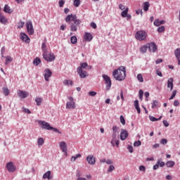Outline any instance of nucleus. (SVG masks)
Masks as SVG:
<instances>
[{"instance_id":"28","label":"nucleus","mask_w":180,"mask_h":180,"mask_svg":"<svg viewBox=\"0 0 180 180\" xmlns=\"http://www.w3.org/2000/svg\"><path fill=\"white\" fill-rule=\"evenodd\" d=\"M149 8H150V2L146 1L145 3H143V11L145 12H147Z\"/></svg>"},{"instance_id":"51","label":"nucleus","mask_w":180,"mask_h":180,"mask_svg":"<svg viewBox=\"0 0 180 180\" xmlns=\"http://www.w3.org/2000/svg\"><path fill=\"white\" fill-rule=\"evenodd\" d=\"M157 105H158V101L154 100L152 103V109H154V108H157Z\"/></svg>"},{"instance_id":"40","label":"nucleus","mask_w":180,"mask_h":180,"mask_svg":"<svg viewBox=\"0 0 180 180\" xmlns=\"http://www.w3.org/2000/svg\"><path fill=\"white\" fill-rule=\"evenodd\" d=\"M73 5L76 8H78V6H79V5H81V1L80 0H74Z\"/></svg>"},{"instance_id":"22","label":"nucleus","mask_w":180,"mask_h":180,"mask_svg":"<svg viewBox=\"0 0 180 180\" xmlns=\"http://www.w3.org/2000/svg\"><path fill=\"white\" fill-rule=\"evenodd\" d=\"M0 22L3 25H6L8 23V19L0 13Z\"/></svg>"},{"instance_id":"26","label":"nucleus","mask_w":180,"mask_h":180,"mask_svg":"<svg viewBox=\"0 0 180 180\" xmlns=\"http://www.w3.org/2000/svg\"><path fill=\"white\" fill-rule=\"evenodd\" d=\"M174 56H175L176 60H179V58H180V48H177L176 49H175Z\"/></svg>"},{"instance_id":"57","label":"nucleus","mask_w":180,"mask_h":180,"mask_svg":"<svg viewBox=\"0 0 180 180\" xmlns=\"http://www.w3.org/2000/svg\"><path fill=\"white\" fill-rule=\"evenodd\" d=\"M153 24H154L155 26H160V19L155 20Z\"/></svg>"},{"instance_id":"24","label":"nucleus","mask_w":180,"mask_h":180,"mask_svg":"<svg viewBox=\"0 0 180 180\" xmlns=\"http://www.w3.org/2000/svg\"><path fill=\"white\" fill-rule=\"evenodd\" d=\"M134 106H135V109L137 110L138 113H141V110H140V107L139 106V100L134 101Z\"/></svg>"},{"instance_id":"45","label":"nucleus","mask_w":180,"mask_h":180,"mask_svg":"<svg viewBox=\"0 0 180 180\" xmlns=\"http://www.w3.org/2000/svg\"><path fill=\"white\" fill-rule=\"evenodd\" d=\"M23 26H25V22L20 20V21L18 22V29H22V27H23Z\"/></svg>"},{"instance_id":"20","label":"nucleus","mask_w":180,"mask_h":180,"mask_svg":"<svg viewBox=\"0 0 180 180\" xmlns=\"http://www.w3.org/2000/svg\"><path fill=\"white\" fill-rule=\"evenodd\" d=\"M167 88H169L170 91L174 89V78H169L167 80Z\"/></svg>"},{"instance_id":"61","label":"nucleus","mask_w":180,"mask_h":180,"mask_svg":"<svg viewBox=\"0 0 180 180\" xmlns=\"http://www.w3.org/2000/svg\"><path fill=\"white\" fill-rule=\"evenodd\" d=\"M90 26H91V27H93V29H96V27H97L96 23H95V22H91Z\"/></svg>"},{"instance_id":"31","label":"nucleus","mask_w":180,"mask_h":180,"mask_svg":"<svg viewBox=\"0 0 180 180\" xmlns=\"http://www.w3.org/2000/svg\"><path fill=\"white\" fill-rule=\"evenodd\" d=\"M162 118V116H160L159 118H156L151 115L149 116V119L150 122H158V120H161Z\"/></svg>"},{"instance_id":"27","label":"nucleus","mask_w":180,"mask_h":180,"mask_svg":"<svg viewBox=\"0 0 180 180\" xmlns=\"http://www.w3.org/2000/svg\"><path fill=\"white\" fill-rule=\"evenodd\" d=\"M112 139H116V134H117V127L116 125L112 127Z\"/></svg>"},{"instance_id":"11","label":"nucleus","mask_w":180,"mask_h":180,"mask_svg":"<svg viewBox=\"0 0 180 180\" xmlns=\"http://www.w3.org/2000/svg\"><path fill=\"white\" fill-rule=\"evenodd\" d=\"M77 74L80 78H86L89 75L86 71L82 70L81 68H77Z\"/></svg>"},{"instance_id":"41","label":"nucleus","mask_w":180,"mask_h":180,"mask_svg":"<svg viewBox=\"0 0 180 180\" xmlns=\"http://www.w3.org/2000/svg\"><path fill=\"white\" fill-rule=\"evenodd\" d=\"M147 49H148V46H143L141 47V53H147Z\"/></svg>"},{"instance_id":"8","label":"nucleus","mask_w":180,"mask_h":180,"mask_svg":"<svg viewBox=\"0 0 180 180\" xmlns=\"http://www.w3.org/2000/svg\"><path fill=\"white\" fill-rule=\"evenodd\" d=\"M39 124L41 126L42 129H44L45 130H50L51 128V126H50V124L49 122H46V121H38Z\"/></svg>"},{"instance_id":"15","label":"nucleus","mask_w":180,"mask_h":180,"mask_svg":"<svg viewBox=\"0 0 180 180\" xmlns=\"http://www.w3.org/2000/svg\"><path fill=\"white\" fill-rule=\"evenodd\" d=\"M165 165V162L161 161V160L158 159L156 164L153 166V169L156 170L158 169V168H160V167L161 168H162V167H164Z\"/></svg>"},{"instance_id":"38","label":"nucleus","mask_w":180,"mask_h":180,"mask_svg":"<svg viewBox=\"0 0 180 180\" xmlns=\"http://www.w3.org/2000/svg\"><path fill=\"white\" fill-rule=\"evenodd\" d=\"M88 67V63H80V66L78 67L77 68H80L81 70H85Z\"/></svg>"},{"instance_id":"46","label":"nucleus","mask_w":180,"mask_h":180,"mask_svg":"<svg viewBox=\"0 0 180 180\" xmlns=\"http://www.w3.org/2000/svg\"><path fill=\"white\" fill-rule=\"evenodd\" d=\"M158 32L159 33H162V32H165V27L161 26L158 28Z\"/></svg>"},{"instance_id":"56","label":"nucleus","mask_w":180,"mask_h":180,"mask_svg":"<svg viewBox=\"0 0 180 180\" xmlns=\"http://www.w3.org/2000/svg\"><path fill=\"white\" fill-rule=\"evenodd\" d=\"M58 4H59L60 8H63V6H64V4H65V1L60 0Z\"/></svg>"},{"instance_id":"13","label":"nucleus","mask_w":180,"mask_h":180,"mask_svg":"<svg viewBox=\"0 0 180 180\" xmlns=\"http://www.w3.org/2000/svg\"><path fill=\"white\" fill-rule=\"evenodd\" d=\"M44 72V79L45 81L49 82L50 77L53 75V72L49 68L45 69Z\"/></svg>"},{"instance_id":"30","label":"nucleus","mask_w":180,"mask_h":180,"mask_svg":"<svg viewBox=\"0 0 180 180\" xmlns=\"http://www.w3.org/2000/svg\"><path fill=\"white\" fill-rule=\"evenodd\" d=\"M3 94L4 95H5V96H9V94H11V92L9 91V89L8 87H3Z\"/></svg>"},{"instance_id":"23","label":"nucleus","mask_w":180,"mask_h":180,"mask_svg":"<svg viewBox=\"0 0 180 180\" xmlns=\"http://www.w3.org/2000/svg\"><path fill=\"white\" fill-rule=\"evenodd\" d=\"M4 11L6 13H12V12H13V10L11 9V7L9 6H8L7 4H6L4 6Z\"/></svg>"},{"instance_id":"1","label":"nucleus","mask_w":180,"mask_h":180,"mask_svg":"<svg viewBox=\"0 0 180 180\" xmlns=\"http://www.w3.org/2000/svg\"><path fill=\"white\" fill-rule=\"evenodd\" d=\"M112 76L116 81H124V79H126V68L120 66L118 69L112 72Z\"/></svg>"},{"instance_id":"63","label":"nucleus","mask_w":180,"mask_h":180,"mask_svg":"<svg viewBox=\"0 0 180 180\" xmlns=\"http://www.w3.org/2000/svg\"><path fill=\"white\" fill-rule=\"evenodd\" d=\"M127 150H128L130 153H133V146H128Z\"/></svg>"},{"instance_id":"64","label":"nucleus","mask_w":180,"mask_h":180,"mask_svg":"<svg viewBox=\"0 0 180 180\" xmlns=\"http://www.w3.org/2000/svg\"><path fill=\"white\" fill-rule=\"evenodd\" d=\"M139 171H146V167L144 165L140 166Z\"/></svg>"},{"instance_id":"34","label":"nucleus","mask_w":180,"mask_h":180,"mask_svg":"<svg viewBox=\"0 0 180 180\" xmlns=\"http://www.w3.org/2000/svg\"><path fill=\"white\" fill-rule=\"evenodd\" d=\"M70 41L72 44H77V43H78V39H77V37L72 36L70 38Z\"/></svg>"},{"instance_id":"60","label":"nucleus","mask_w":180,"mask_h":180,"mask_svg":"<svg viewBox=\"0 0 180 180\" xmlns=\"http://www.w3.org/2000/svg\"><path fill=\"white\" fill-rule=\"evenodd\" d=\"M119 8L121 10V11H124V9H126V7L124 6V5L120 4L119 5Z\"/></svg>"},{"instance_id":"32","label":"nucleus","mask_w":180,"mask_h":180,"mask_svg":"<svg viewBox=\"0 0 180 180\" xmlns=\"http://www.w3.org/2000/svg\"><path fill=\"white\" fill-rule=\"evenodd\" d=\"M77 25H76L74 23H72L70 25V30L71 32H77V30H78V27H77Z\"/></svg>"},{"instance_id":"42","label":"nucleus","mask_w":180,"mask_h":180,"mask_svg":"<svg viewBox=\"0 0 180 180\" xmlns=\"http://www.w3.org/2000/svg\"><path fill=\"white\" fill-rule=\"evenodd\" d=\"M137 79L139 82H144V79L143 78V75L141 74H139L137 75Z\"/></svg>"},{"instance_id":"59","label":"nucleus","mask_w":180,"mask_h":180,"mask_svg":"<svg viewBox=\"0 0 180 180\" xmlns=\"http://www.w3.org/2000/svg\"><path fill=\"white\" fill-rule=\"evenodd\" d=\"M89 96H95L96 95V92L94 91H89Z\"/></svg>"},{"instance_id":"6","label":"nucleus","mask_w":180,"mask_h":180,"mask_svg":"<svg viewBox=\"0 0 180 180\" xmlns=\"http://www.w3.org/2000/svg\"><path fill=\"white\" fill-rule=\"evenodd\" d=\"M43 57L46 61H49V63H51V61H54L56 60V56H54V53H51L49 54V52L43 54Z\"/></svg>"},{"instance_id":"19","label":"nucleus","mask_w":180,"mask_h":180,"mask_svg":"<svg viewBox=\"0 0 180 180\" xmlns=\"http://www.w3.org/2000/svg\"><path fill=\"white\" fill-rule=\"evenodd\" d=\"M43 179H53V176H51V171L49 170L46 173L43 174Z\"/></svg>"},{"instance_id":"44","label":"nucleus","mask_w":180,"mask_h":180,"mask_svg":"<svg viewBox=\"0 0 180 180\" xmlns=\"http://www.w3.org/2000/svg\"><path fill=\"white\" fill-rule=\"evenodd\" d=\"M120 122L122 123V124H123V126H124V124H126V120H124V117H123V115H120Z\"/></svg>"},{"instance_id":"50","label":"nucleus","mask_w":180,"mask_h":180,"mask_svg":"<svg viewBox=\"0 0 180 180\" xmlns=\"http://www.w3.org/2000/svg\"><path fill=\"white\" fill-rule=\"evenodd\" d=\"M107 171L108 172H113L115 171V167L112 165H110Z\"/></svg>"},{"instance_id":"17","label":"nucleus","mask_w":180,"mask_h":180,"mask_svg":"<svg viewBox=\"0 0 180 180\" xmlns=\"http://www.w3.org/2000/svg\"><path fill=\"white\" fill-rule=\"evenodd\" d=\"M59 147L62 150L63 153H65V154H66L67 155V151H68L67 143L64 141L60 142Z\"/></svg>"},{"instance_id":"33","label":"nucleus","mask_w":180,"mask_h":180,"mask_svg":"<svg viewBox=\"0 0 180 180\" xmlns=\"http://www.w3.org/2000/svg\"><path fill=\"white\" fill-rule=\"evenodd\" d=\"M65 20L66 23H70V22H71V20H72V14L68 15L65 17Z\"/></svg>"},{"instance_id":"10","label":"nucleus","mask_w":180,"mask_h":180,"mask_svg":"<svg viewBox=\"0 0 180 180\" xmlns=\"http://www.w3.org/2000/svg\"><path fill=\"white\" fill-rule=\"evenodd\" d=\"M17 94L21 99H26L29 96V92L26 91L18 90Z\"/></svg>"},{"instance_id":"12","label":"nucleus","mask_w":180,"mask_h":180,"mask_svg":"<svg viewBox=\"0 0 180 180\" xmlns=\"http://www.w3.org/2000/svg\"><path fill=\"white\" fill-rule=\"evenodd\" d=\"M129 137V132H127V130L126 129H121V133H120V140L122 141H124Z\"/></svg>"},{"instance_id":"55","label":"nucleus","mask_w":180,"mask_h":180,"mask_svg":"<svg viewBox=\"0 0 180 180\" xmlns=\"http://www.w3.org/2000/svg\"><path fill=\"white\" fill-rule=\"evenodd\" d=\"M167 143H168V140H167V139H162L160 140V144L165 145Z\"/></svg>"},{"instance_id":"62","label":"nucleus","mask_w":180,"mask_h":180,"mask_svg":"<svg viewBox=\"0 0 180 180\" xmlns=\"http://www.w3.org/2000/svg\"><path fill=\"white\" fill-rule=\"evenodd\" d=\"M156 75H158V77H162V72H161L160 70H156Z\"/></svg>"},{"instance_id":"43","label":"nucleus","mask_w":180,"mask_h":180,"mask_svg":"<svg viewBox=\"0 0 180 180\" xmlns=\"http://www.w3.org/2000/svg\"><path fill=\"white\" fill-rule=\"evenodd\" d=\"M64 85H72V80L65 79L63 81Z\"/></svg>"},{"instance_id":"14","label":"nucleus","mask_w":180,"mask_h":180,"mask_svg":"<svg viewBox=\"0 0 180 180\" xmlns=\"http://www.w3.org/2000/svg\"><path fill=\"white\" fill-rule=\"evenodd\" d=\"M20 39L22 41H25V43H30V38L25 32L20 33Z\"/></svg>"},{"instance_id":"53","label":"nucleus","mask_w":180,"mask_h":180,"mask_svg":"<svg viewBox=\"0 0 180 180\" xmlns=\"http://www.w3.org/2000/svg\"><path fill=\"white\" fill-rule=\"evenodd\" d=\"M22 112H24L25 113H28V115H30V113H32L30 110H29L28 108H25V107H22Z\"/></svg>"},{"instance_id":"18","label":"nucleus","mask_w":180,"mask_h":180,"mask_svg":"<svg viewBox=\"0 0 180 180\" xmlns=\"http://www.w3.org/2000/svg\"><path fill=\"white\" fill-rule=\"evenodd\" d=\"M84 39L86 41H91L94 37H92V34L89 32H85Z\"/></svg>"},{"instance_id":"48","label":"nucleus","mask_w":180,"mask_h":180,"mask_svg":"<svg viewBox=\"0 0 180 180\" xmlns=\"http://www.w3.org/2000/svg\"><path fill=\"white\" fill-rule=\"evenodd\" d=\"M50 130H52L55 133H59V134H61V131H60V130H58V129H57V128H54L53 127H51Z\"/></svg>"},{"instance_id":"29","label":"nucleus","mask_w":180,"mask_h":180,"mask_svg":"<svg viewBox=\"0 0 180 180\" xmlns=\"http://www.w3.org/2000/svg\"><path fill=\"white\" fill-rule=\"evenodd\" d=\"M35 102H36L37 106H40V105H41V103L43 102V98H41L40 97H36Z\"/></svg>"},{"instance_id":"9","label":"nucleus","mask_w":180,"mask_h":180,"mask_svg":"<svg viewBox=\"0 0 180 180\" xmlns=\"http://www.w3.org/2000/svg\"><path fill=\"white\" fill-rule=\"evenodd\" d=\"M6 167L8 172H15V171H16V166H15L12 162H8Z\"/></svg>"},{"instance_id":"4","label":"nucleus","mask_w":180,"mask_h":180,"mask_svg":"<svg viewBox=\"0 0 180 180\" xmlns=\"http://www.w3.org/2000/svg\"><path fill=\"white\" fill-rule=\"evenodd\" d=\"M69 101L66 103V109H75V101L72 96H68Z\"/></svg>"},{"instance_id":"7","label":"nucleus","mask_w":180,"mask_h":180,"mask_svg":"<svg viewBox=\"0 0 180 180\" xmlns=\"http://www.w3.org/2000/svg\"><path fill=\"white\" fill-rule=\"evenodd\" d=\"M148 49L150 53H155L158 50V47H157V45L154 42L148 44Z\"/></svg>"},{"instance_id":"21","label":"nucleus","mask_w":180,"mask_h":180,"mask_svg":"<svg viewBox=\"0 0 180 180\" xmlns=\"http://www.w3.org/2000/svg\"><path fill=\"white\" fill-rule=\"evenodd\" d=\"M47 41V39H45L44 41L41 44V50L43 51V54H46L49 53L47 51V45L46 44V42Z\"/></svg>"},{"instance_id":"5","label":"nucleus","mask_w":180,"mask_h":180,"mask_svg":"<svg viewBox=\"0 0 180 180\" xmlns=\"http://www.w3.org/2000/svg\"><path fill=\"white\" fill-rule=\"evenodd\" d=\"M26 27L27 33L29 34H34V29H33V23L32 22V21H27L26 22Z\"/></svg>"},{"instance_id":"47","label":"nucleus","mask_w":180,"mask_h":180,"mask_svg":"<svg viewBox=\"0 0 180 180\" xmlns=\"http://www.w3.org/2000/svg\"><path fill=\"white\" fill-rule=\"evenodd\" d=\"M79 157H81V154L78 153V154L75 155V156H72L71 158V161H75L77 160V158H79Z\"/></svg>"},{"instance_id":"16","label":"nucleus","mask_w":180,"mask_h":180,"mask_svg":"<svg viewBox=\"0 0 180 180\" xmlns=\"http://www.w3.org/2000/svg\"><path fill=\"white\" fill-rule=\"evenodd\" d=\"M86 161H87L88 164H89L90 165H95V162H96V160L95 158L94 157V155L87 156Z\"/></svg>"},{"instance_id":"52","label":"nucleus","mask_w":180,"mask_h":180,"mask_svg":"<svg viewBox=\"0 0 180 180\" xmlns=\"http://www.w3.org/2000/svg\"><path fill=\"white\" fill-rule=\"evenodd\" d=\"M175 96H176V90L173 91L172 94L169 98V101H172V99H174V98H175Z\"/></svg>"},{"instance_id":"3","label":"nucleus","mask_w":180,"mask_h":180,"mask_svg":"<svg viewBox=\"0 0 180 180\" xmlns=\"http://www.w3.org/2000/svg\"><path fill=\"white\" fill-rule=\"evenodd\" d=\"M102 77L106 84V91H110V88H112V80H110V77L108 75H102Z\"/></svg>"},{"instance_id":"49","label":"nucleus","mask_w":180,"mask_h":180,"mask_svg":"<svg viewBox=\"0 0 180 180\" xmlns=\"http://www.w3.org/2000/svg\"><path fill=\"white\" fill-rule=\"evenodd\" d=\"M140 146H141V141H136L134 143V147H140Z\"/></svg>"},{"instance_id":"25","label":"nucleus","mask_w":180,"mask_h":180,"mask_svg":"<svg viewBox=\"0 0 180 180\" xmlns=\"http://www.w3.org/2000/svg\"><path fill=\"white\" fill-rule=\"evenodd\" d=\"M174 165H175L174 161L169 160L166 162V167H167V168H172V167H174Z\"/></svg>"},{"instance_id":"36","label":"nucleus","mask_w":180,"mask_h":180,"mask_svg":"<svg viewBox=\"0 0 180 180\" xmlns=\"http://www.w3.org/2000/svg\"><path fill=\"white\" fill-rule=\"evenodd\" d=\"M40 63H41V60H40V58H36L33 60L34 65H37H37H39L40 64Z\"/></svg>"},{"instance_id":"39","label":"nucleus","mask_w":180,"mask_h":180,"mask_svg":"<svg viewBox=\"0 0 180 180\" xmlns=\"http://www.w3.org/2000/svg\"><path fill=\"white\" fill-rule=\"evenodd\" d=\"M43 144H44V139H43V138H39L37 140V145L40 146H43Z\"/></svg>"},{"instance_id":"54","label":"nucleus","mask_w":180,"mask_h":180,"mask_svg":"<svg viewBox=\"0 0 180 180\" xmlns=\"http://www.w3.org/2000/svg\"><path fill=\"white\" fill-rule=\"evenodd\" d=\"M139 99H143V95H144V91H143V90H139Z\"/></svg>"},{"instance_id":"58","label":"nucleus","mask_w":180,"mask_h":180,"mask_svg":"<svg viewBox=\"0 0 180 180\" xmlns=\"http://www.w3.org/2000/svg\"><path fill=\"white\" fill-rule=\"evenodd\" d=\"M74 23H75L74 25H75L76 26H79V25H81V20L79 19L75 20Z\"/></svg>"},{"instance_id":"37","label":"nucleus","mask_w":180,"mask_h":180,"mask_svg":"<svg viewBox=\"0 0 180 180\" xmlns=\"http://www.w3.org/2000/svg\"><path fill=\"white\" fill-rule=\"evenodd\" d=\"M13 58L11 56H6V62L5 65H8V64H10V63H12Z\"/></svg>"},{"instance_id":"35","label":"nucleus","mask_w":180,"mask_h":180,"mask_svg":"<svg viewBox=\"0 0 180 180\" xmlns=\"http://www.w3.org/2000/svg\"><path fill=\"white\" fill-rule=\"evenodd\" d=\"M129 12V8H125L122 13H121V16L122 18H126Z\"/></svg>"},{"instance_id":"2","label":"nucleus","mask_w":180,"mask_h":180,"mask_svg":"<svg viewBox=\"0 0 180 180\" xmlns=\"http://www.w3.org/2000/svg\"><path fill=\"white\" fill-rule=\"evenodd\" d=\"M135 37L136 40L143 41V40H146V39H147V32L143 30L138 31L135 34Z\"/></svg>"}]
</instances>
